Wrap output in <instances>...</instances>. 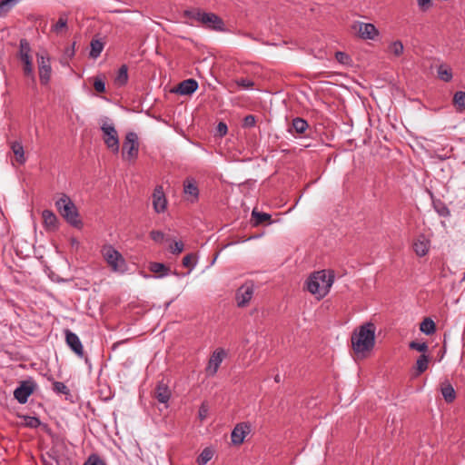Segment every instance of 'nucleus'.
I'll return each mask as SVG.
<instances>
[{
    "label": "nucleus",
    "instance_id": "nucleus-1",
    "mask_svg": "<svg viewBox=\"0 0 465 465\" xmlns=\"http://www.w3.org/2000/svg\"><path fill=\"white\" fill-rule=\"evenodd\" d=\"M376 327L372 322H366L355 330L351 335V346L356 354L371 351L375 344Z\"/></svg>",
    "mask_w": 465,
    "mask_h": 465
},
{
    "label": "nucleus",
    "instance_id": "nucleus-2",
    "mask_svg": "<svg viewBox=\"0 0 465 465\" xmlns=\"http://www.w3.org/2000/svg\"><path fill=\"white\" fill-rule=\"evenodd\" d=\"M334 282L333 272H329L327 274L326 271L315 272L307 279L306 286L307 290L318 300L324 298Z\"/></svg>",
    "mask_w": 465,
    "mask_h": 465
},
{
    "label": "nucleus",
    "instance_id": "nucleus-3",
    "mask_svg": "<svg viewBox=\"0 0 465 465\" xmlns=\"http://www.w3.org/2000/svg\"><path fill=\"white\" fill-rule=\"evenodd\" d=\"M55 207L70 225L78 229L83 226L77 208L69 196L64 193L62 194V196L55 201Z\"/></svg>",
    "mask_w": 465,
    "mask_h": 465
},
{
    "label": "nucleus",
    "instance_id": "nucleus-4",
    "mask_svg": "<svg viewBox=\"0 0 465 465\" xmlns=\"http://www.w3.org/2000/svg\"><path fill=\"white\" fill-rule=\"evenodd\" d=\"M31 45L27 39L22 38L19 41V50L17 57L22 64V70L25 76L31 78L35 84V75L34 73L33 59L31 56Z\"/></svg>",
    "mask_w": 465,
    "mask_h": 465
},
{
    "label": "nucleus",
    "instance_id": "nucleus-5",
    "mask_svg": "<svg viewBox=\"0 0 465 465\" xmlns=\"http://www.w3.org/2000/svg\"><path fill=\"white\" fill-rule=\"evenodd\" d=\"M104 259L114 272H124L126 269V262L123 255L112 245H104L101 250Z\"/></svg>",
    "mask_w": 465,
    "mask_h": 465
},
{
    "label": "nucleus",
    "instance_id": "nucleus-6",
    "mask_svg": "<svg viewBox=\"0 0 465 465\" xmlns=\"http://www.w3.org/2000/svg\"><path fill=\"white\" fill-rule=\"evenodd\" d=\"M139 153L138 135L134 132H129L124 137L123 143L122 155L128 161H135Z\"/></svg>",
    "mask_w": 465,
    "mask_h": 465
},
{
    "label": "nucleus",
    "instance_id": "nucleus-7",
    "mask_svg": "<svg viewBox=\"0 0 465 465\" xmlns=\"http://www.w3.org/2000/svg\"><path fill=\"white\" fill-rule=\"evenodd\" d=\"M36 59L40 83L42 85H47L51 80L52 74L50 56L46 52L41 54L37 53Z\"/></svg>",
    "mask_w": 465,
    "mask_h": 465
},
{
    "label": "nucleus",
    "instance_id": "nucleus-8",
    "mask_svg": "<svg viewBox=\"0 0 465 465\" xmlns=\"http://www.w3.org/2000/svg\"><path fill=\"white\" fill-rule=\"evenodd\" d=\"M101 130L104 134L103 139L107 148L113 153H117L119 152L120 143L118 133L113 124L104 123L101 126Z\"/></svg>",
    "mask_w": 465,
    "mask_h": 465
},
{
    "label": "nucleus",
    "instance_id": "nucleus-9",
    "mask_svg": "<svg viewBox=\"0 0 465 465\" xmlns=\"http://www.w3.org/2000/svg\"><path fill=\"white\" fill-rule=\"evenodd\" d=\"M36 388L37 384L34 379L29 378L22 381L19 382V386L14 391V397L19 403L25 404Z\"/></svg>",
    "mask_w": 465,
    "mask_h": 465
},
{
    "label": "nucleus",
    "instance_id": "nucleus-10",
    "mask_svg": "<svg viewBox=\"0 0 465 465\" xmlns=\"http://www.w3.org/2000/svg\"><path fill=\"white\" fill-rule=\"evenodd\" d=\"M254 292V284L252 281H248L244 282L242 286H240L235 294V300L237 306L240 308H244L248 305L250 301L252 300Z\"/></svg>",
    "mask_w": 465,
    "mask_h": 465
},
{
    "label": "nucleus",
    "instance_id": "nucleus-11",
    "mask_svg": "<svg viewBox=\"0 0 465 465\" xmlns=\"http://www.w3.org/2000/svg\"><path fill=\"white\" fill-rule=\"evenodd\" d=\"M225 357L226 351L223 349H216L209 359L208 365L205 369L206 374L208 376H214Z\"/></svg>",
    "mask_w": 465,
    "mask_h": 465
},
{
    "label": "nucleus",
    "instance_id": "nucleus-12",
    "mask_svg": "<svg viewBox=\"0 0 465 465\" xmlns=\"http://www.w3.org/2000/svg\"><path fill=\"white\" fill-rule=\"evenodd\" d=\"M202 25L211 30L225 31L223 20L214 13L204 12Z\"/></svg>",
    "mask_w": 465,
    "mask_h": 465
},
{
    "label": "nucleus",
    "instance_id": "nucleus-13",
    "mask_svg": "<svg viewBox=\"0 0 465 465\" xmlns=\"http://www.w3.org/2000/svg\"><path fill=\"white\" fill-rule=\"evenodd\" d=\"M65 341L70 349L79 357L84 356V347L79 337L70 330H64Z\"/></svg>",
    "mask_w": 465,
    "mask_h": 465
},
{
    "label": "nucleus",
    "instance_id": "nucleus-14",
    "mask_svg": "<svg viewBox=\"0 0 465 465\" xmlns=\"http://www.w3.org/2000/svg\"><path fill=\"white\" fill-rule=\"evenodd\" d=\"M167 201L161 185L156 186L153 193V205L157 213H163L166 209Z\"/></svg>",
    "mask_w": 465,
    "mask_h": 465
},
{
    "label": "nucleus",
    "instance_id": "nucleus-15",
    "mask_svg": "<svg viewBox=\"0 0 465 465\" xmlns=\"http://www.w3.org/2000/svg\"><path fill=\"white\" fill-rule=\"evenodd\" d=\"M43 224L46 232H53L58 230L59 221L51 210H44L42 213Z\"/></svg>",
    "mask_w": 465,
    "mask_h": 465
},
{
    "label": "nucleus",
    "instance_id": "nucleus-16",
    "mask_svg": "<svg viewBox=\"0 0 465 465\" xmlns=\"http://www.w3.org/2000/svg\"><path fill=\"white\" fill-rule=\"evenodd\" d=\"M251 427L248 423L242 422L237 424L232 431V442L235 445H240L243 442L244 438L250 432Z\"/></svg>",
    "mask_w": 465,
    "mask_h": 465
},
{
    "label": "nucleus",
    "instance_id": "nucleus-17",
    "mask_svg": "<svg viewBox=\"0 0 465 465\" xmlns=\"http://www.w3.org/2000/svg\"><path fill=\"white\" fill-rule=\"evenodd\" d=\"M358 33L361 38L370 40H373L379 35L375 25L370 23H361Z\"/></svg>",
    "mask_w": 465,
    "mask_h": 465
},
{
    "label": "nucleus",
    "instance_id": "nucleus-18",
    "mask_svg": "<svg viewBox=\"0 0 465 465\" xmlns=\"http://www.w3.org/2000/svg\"><path fill=\"white\" fill-rule=\"evenodd\" d=\"M198 88V83L196 80L191 78L181 82L177 87V93L182 95H188L194 93Z\"/></svg>",
    "mask_w": 465,
    "mask_h": 465
},
{
    "label": "nucleus",
    "instance_id": "nucleus-19",
    "mask_svg": "<svg viewBox=\"0 0 465 465\" xmlns=\"http://www.w3.org/2000/svg\"><path fill=\"white\" fill-rule=\"evenodd\" d=\"M183 191H184V193L191 196L190 201L192 203H194L198 200L199 189H198L196 182L193 178H188L184 181Z\"/></svg>",
    "mask_w": 465,
    "mask_h": 465
},
{
    "label": "nucleus",
    "instance_id": "nucleus-20",
    "mask_svg": "<svg viewBox=\"0 0 465 465\" xmlns=\"http://www.w3.org/2000/svg\"><path fill=\"white\" fill-rule=\"evenodd\" d=\"M171 397V391L166 384L159 382L154 390V398L161 403H167Z\"/></svg>",
    "mask_w": 465,
    "mask_h": 465
},
{
    "label": "nucleus",
    "instance_id": "nucleus-21",
    "mask_svg": "<svg viewBox=\"0 0 465 465\" xmlns=\"http://www.w3.org/2000/svg\"><path fill=\"white\" fill-rule=\"evenodd\" d=\"M440 392L447 403H451L456 399V391L450 381H445L440 384Z\"/></svg>",
    "mask_w": 465,
    "mask_h": 465
},
{
    "label": "nucleus",
    "instance_id": "nucleus-22",
    "mask_svg": "<svg viewBox=\"0 0 465 465\" xmlns=\"http://www.w3.org/2000/svg\"><path fill=\"white\" fill-rule=\"evenodd\" d=\"M309 127V124L306 120L301 117H296L292 119V125L289 127L288 131L290 133L295 132L298 134H302Z\"/></svg>",
    "mask_w": 465,
    "mask_h": 465
},
{
    "label": "nucleus",
    "instance_id": "nucleus-23",
    "mask_svg": "<svg viewBox=\"0 0 465 465\" xmlns=\"http://www.w3.org/2000/svg\"><path fill=\"white\" fill-rule=\"evenodd\" d=\"M11 150L14 153L15 160L19 164H24L26 162L24 146L21 142H13L11 143Z\"/></svg>",
    "mask_w": 465,
    "mask_h": 465
},
{
    "label": "nucleus",
    "instance_id": "nucleus-24",
    "mask_svg": "<svg viewBox=\"0 0 465 465\" xmlns=\"http://www.w3.org/2000/svg\"><path fill=\"white\" fill-rule=\"evenodd\" d=\"M128 82V67L126 64L121 65L119 68L116 76L114 78V85L118 87L124 86Z\"/></svg>",
    "mask_w": 465,
    "mask_h": 465
},
{
    "label": "nucleus",
    "instance_id": "nucleus-25",
    "mask_svg": "<svg viewBox=\"0 0 465 465\" xmlns=\"http://www.w3.org/2000/svg\"><path fill=\"white\" fill-rule=\"evenodd\" d=\"M148 268L152 272L158 273L159 277L166 276L171 272V269L168 266H166L165 264L161 263V262H150Z\"/></svg>",
    "mask_w": 465,
    "mask_h": 465
},
{
    "label": "nucleus",
    "instance_id": "nucleus-26",
    "mask_svg": "<svg viewBox=\"0 0 465 465\" xmlns=\"http://www.w3.org/2000/svg\"><path fill=\"white\" fill-rule=\"evenodd\" d=\"M204 15V11L200 8H193L183 11V16L192 20H195L199 23H203V16Z\"/></svg>",
    "mask_w": 465,
    "mask_h": 465
},
{
    "label": "nucleus",
    "instance_id": "nucleus-27",
    "mask_svg": "<svg viewBox=\"0 0 465 465\" xmlns=\"http://www.w3.org/2000/svg\"><path fill=\"white\" fill-rule=\"evenodd\" d=\"M433 208L436 213L442 217H449L450 215V211L448 206L440 200H433L432 201Z\"/></svg>",
    "mask_w": 465,
    "mask_h": 465
},
{
    "label": "nucleus",
    "instance_id": "nucleus-28",
    "mask_svg": "<svg viewBox=\"0 0 465 465\" xmlns=\"http://www.w3.org/2000/svg\"><path fill=\"white\" fill-rule=\"evenodd\" d=\"M420 330L426 335L433 334L436 331L435 322L430 318H425L420 325Z\"/></svg>",
    "mask_w": 465,
    "mask_h": 465
},
{
    "label": "nucleus",
    "instance_id": "nucleus-29",
    "mask_svg": "<svg viewBox=\"0 0 465 465\" xmlns=\"http://www.w3.org/2000/svg\"><path fill=\"white\" fill-rule=\"evenodd\" d=\"M90 46H91V51L89 54L90 56L92 58H97L101 54V53L104 49V43L98 39H93L91 41Z\"/></svg>",
    "mask_w": 465,
    "mask_h": 465
},
{
    "label": "nucleus",
    "instance_id": "nucleus-30",
    "mask_svg": "<svg viewBox=\"0 0 465 465\" xmlns=\"http://www.w3.org/2000/svg\"><path fill=\"white\" fill-rule=\"evenodd\" d=\"M430 357L426 354H421L416 361L417 375L423 373L429 365Z\"/></svg>",
    "mask_w": 465,
    "mask_h": 465
},
{
    "label": "nucleus",
    "instance_id": "nucleus-31",
    "mask_svg": "<svg viewBox=\"0 0 465 465\" xmlns=\"http://www.w3.org/2000/svg\"><path fill=\"white\" fill-rule=\"evenodd\" d=\"M453 104L457 107L458 111L462 112L465 110V92H456L453 96Z\"/></svg>",
    "mask_w": 465,
    "mask_h": 465
},
{
    "label": "nucleus",
    "instance_id": "nucleus-32",
    "mask_svg": "<svg viewBox=\"0 0 465 465\" xmlns=\"http://www.w3.org/2000/svg\"><path fill=\"white\" fill-rule=\"evenodd\" d=\"M213 456V450L205 448L197 458V463L199 465H205L212 460Z\"/></svg>",
    "mask_w": 465,
    "mask_h": 465
},
{
    "label": "nucleus",
    "instance_id": "nucleus-33",
    "mask_svg": "<svg viewBox=\"0 0 465 465\" xmlns=\"http://www.w3.org/2000/svg\"><path fill=\"white\" fill-rule=\"evenodd\" d=\"M252 216L254 219V223L256 225L271 220V215L269 213H260L255 209L252 211Z\"/></svg>",
    "mask_w": 465,
    "mask_h": 465
},
{
    "label": "nucleus",
    "instance_id": "nucleus-34",
    "mask_svg": "<svg viewBox=\"0 0 465 465\" xmlns=\"http://www.w3.org/2000/svg\"><path fill=\"white\" fill-rule=\"evenodd\" d=\"M413 248L416 254L420 257L426 255L429 251L428 244L424 241H417L414 242Z\"/></svg>",
    "mask_w": 465,
    "mask_h": 465
},
{
    "label": "nucleus",
    "instance_id": "nucleus-35",
    "mask_svg": "<svg viewBox=\"0 0 465 465\" xmlns=\"http://www.w3.org/2000/svg\"><path fill=\"white\" fill-rule=\"evenodd\" d=\"M389 50L395 56L399 57L403 54V51H404L403 44L401 43V41L396 40L390 45Z\"/></svg>",
    "mask_w": 465,
    "mask_h": 465
},
{
    "label": "nucleus",
    "instance_id": "nucleus-36",
    "mask_svg": "<svg viewBox=\"0 0 465 465\" xmlns=\"http://www.w3.org/2000/svg\"><path fill=\"white\" fill-rule=\"evenodd\" d=\"M232 84L242 89H252L254 86V82L248 78L235 79Z\"/></svg>",
    "mask_w": 465,
    "mask_h": 465
},
{
    "label": "nucleus",
    "instance_id": "nucleus-37",
    "mask_svg": "<svg viewBox=\"0 0 465 465\" xmlns=\"http://www.w3.org/2000/svg\"><path fill=\"white\" fill-rule=\"evenodd\" d=\"M53 391L56 394H70V390L68 389V387L64 382L61 381H53Z\"/></svg>",
    "mask_w": 465,
    "mask_h": 465
},
{
    "label": "nucleus",
    "instance_id": "nucleus-38",
    "mask_svg": "<svg viewBox=\"0 0 465 465\" xmlns=\"http://www.w3.org/2000/svg\"><path fill=\"white\" fill-rule=\"evenodd\" d=\"M18 0H0V16L6 14Z\"/></svg>",
    "mask_w": 465,
    "mask_h": 465
},
{
    "label": "nucleus",
    "instance_id": "nucleus-39",
    "mask_svg": "<svg viewBox=\"0 0 465 465\" xmlns=\"http://www.w3.org/2000/svg\"><path fill=\"white\" fill-rule=\"evenodd\" d=\"M439 77L444 82H450L452 79V73L450 69L446 68L443 65H440L438 68Z\"/></svg>",
    "mask_w": 465,
    "mask_h": 465
},
{
    "label": "nucleus",
    "instance_id": "nucleus-40",
    "mask_svg": "<svg viewBox=\"0 0 465 465\" xmlns=\"http://www.w3.org/2000/svg\"><path fill=\"white\" fill-rule=\"evenodd\" d=\"M83 465H106V463L98 454L93 453L89 455Z\"/></svg>",
    "mask_w": 465,
    "mask_h": 465
},
{
    "label": "nucleus",
    "instance_id": "nucleus-41",
    "mask_svg": "<svg viewBox=\"0 0 465 465\" xmlns=\"http://www.w3.org/2000/svg\"><path fill=\"white\" fill-rule=\"evenodd\" d=\"M409 347L412 350H416L420 352H422V354H425V352L428 351V344L426 342H418L415 341H412L410 342Z\"/></svg>",
    "mask_w": 465,
    "mask_h": 465
},
{
    "label": "nucleus",
    "instance_id": "nucleus-42",
    "mask_svg": "<svg viewBox=\"0 0 465 465\" xmlns=\"http://www.w3.org/2000/svg\"><path fill=\"white\" fill-rule=\"evenodd\" d=\"M195 263V255L193 253H189L183 259V265L184 267L192 269L194 267Z\"/></svg>",
    "mask_w": 465,
    "mask_h": 465
},
{
    "label": "nucleus",
    "instance_id": "nucleus-43",
    "mask_svg": "<svg viewBox=\"0 0 465 465\" xmlns=\"http://www.w3.org/2000/svg\"><path fill=\"white\" fill-rule=\"evenodd\" d=\"M25 426H27L29 428L35 429V428H37L38 426H40L41 421L36 417L26 416V417H25Z\"/></svg>",
    "mask_w": 465,
    "mask_h": 465
},
{
    "label": "nucleus",
    "instance_id": "nucleus-44",
    "mask_svg": "<svg viewBox=\"0 0 465 465\" xmlns=\"http://www.w3.org/2000/svg\"><path fill=\"white\" fill-rule=\"evenodd\" d=\"M94 88L98 93H104L105 92V84L103 78L97 76L94 78Z\"/></svg>",
    "mask_w": 465,
    "mask_h": 465
},
{
    "label": "nucleus",
    "instance_id": "nucleus-45",
    "mask_svg": "<svg viewBox=\"0 0 465 465\" xmlns=\"http://www.w3.org/2000/svg\"><path fill=\"white\" fill-rule=\"evenodd\" d=\"M183 242L182 241L174 242L169 246V250L173 254H179L183 251Z\"/></svg>",
    "mask_w": 465,
    "mask_h": 465
},
{
    "label": "nucleus",
    "instance_id": "nucleus-46",
    "mask_svg": "<svg viewBox=\"0 0 465 465\" xmlns=\"http://www.w3.org/2000/svg\"><path fill=\"white\" fill-rule=\"evenodd\" d=\"M335 58L342 64H348L351 60L350 56L346 53L341 51L335 53Z\"/></svg>",
    "mask_w": 465,
    "mask_h": 465
},
{
    "label": "nucleus",
    "instance_id": "nucleus-47",
    "mask_svg": "<svg viewBox=\"0 0 465 465\" xmlns=\"http://www.w3.org/2000/svg\"><path fill=\"white\" fill-rule=\"evenodd\" d=\"M256 124L255 116L252 114H248L243 118L242 126L245 128L253 127Z\"/></svg>",
    "mask_w": 465,
    "mask_h": 465
},
{
    "label": "nucleus",
    "instance_id": "nucleus-48",
    "mask_svg": "<svg viewBox=\"0 0 465 465\" xmlns=\"http://www.w3.org/2000/svg\"><path fill=\"white\" fill-rule=\"evenodd\" d=\"M151 239L158 243H161L164 240V233L161 231H152L150 232Z\"/></svg>",
    "mask_w": 465,
    "mask_h": 465
},
{
    "label": "nucleus",
    "instance_id": "nucleus-49",
    "mask_svg": "<svg viewBox=\"0 0 465 465\" xmlns=\"http://www.w3.org/2000/svg\"><path fill=\"white\" fill-rule=\"evenodd\" d=\"M67 25V18L64 15L60 16L58 21L54 26V30L55 32L61 31L63 28H65Z\"/></svg>",
    "mask_w": 465,
    "mask_h": 465
},
{
    "label": "nucleus",
    "instance_id": "nucleus-50",
    "mask_svg": "<svg viewBox=\"0 0 465 465\" xmlns=\"http://www.w3.org/2000/svg\"><path fill=\"white\" fill-rule=\"evenodd\" d=\"M417 5L420 11L426 12L431 6V0H417Z\"/></svg>",
    "mask_w": 465,
    "mask_h": 465
},
{
    "label": "nucleus",
    "instance_id": "nucleus-51",
    "mask_svg": "<svg viewBox=\"0 0 465 465\" xmlns=\"http://www.w3.org/2000/svg\"><path fill=\"white\" fill-rule=\"evenodd\" d=\"M216 130L220 136H223L227 134L228 128L225 123L220 122L217 125Z\"/></svg>",
    "mask_w": 465,
    "mask_h": 465
},
{
    "label": "nucleus",
    "instance_id": "nucleus-52",
    "mask_svg": "<svg viewBox=\"0 0 465 465\" xmlns=\"http://www.w3.org/2000/svg\"><path fill=\"white\" fill-rule=\"evenodd\" d=\"M208 414V406L205 403H202L199 408V417L203 420L207 417Z\"/></svg>",
    "mask_w": 465,
    "mask_h": 465
},
{
    "label": "nucleus",
    "instance_id": "nucleus-53",
    "mask_svg": "<svg viewBox=\"0 0 465 465\" xmlns=\"http://www.w3.org/2000/svg\"><path fill=\"white\" fill-rule=\"evenodd\" d=\"M74 43L72 45L71 47L66 48L65 50V55L72 58L74 55Z\"/></svg>",
    "mask_w": 465,
    "mask_h": 465
},
{
    "label": "nucleus",
    "instance_id": "nucleus-54",
    "mask_svg": "<svg viewBox=\"0 0 465 465\" xmlns=\"http://www.w3.org/2000/svg\"><path fill=\"white\" fill-rule=\"evenodd\" d=\"M71 244H72V246H76V247H78V245H79V242H78L75 238H72V239H71Z\"/></svg>",
    "mask_w": 465,
    "mask_h": 465
},
{
    "label": "nucleus",
    "instance_id": "nucleus-55",
    "mask_svg": "<svg viewBox=\"0 0 465 465\" xmlns=\"http://www.w3.org/2000/svg\"><path fill=\"white\" fill-rule=\"evenodd\" d=\"M274 380H275V381H276V382H280V381H281V377H280V375H279V374H277V375L274 377Z\"/></svg>",
    "mask_w": 465,
    "mask_h": 465
}]
</instances>
